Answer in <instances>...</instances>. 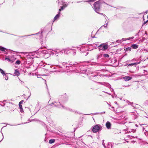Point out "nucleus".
<instances>
[{
  "label": "nucleus",
  "instance_id": "nucleus-1",
  "mask_svg": "<svg viewBox=\"0 0 148 148\" xmlns=\"http://www.w3.org/2000/svg\"><path fill=\"white\" fill-rule=\"evenodd\" d=\"M67 100V98H66L65 96L62 95L60 97V99L59 100V101L58 102H55L53 103H52L56 107H58L60 108H61V106L63 108L66 109L71 112H74V110H73L69 108L64 107L63 105H62V103H64Z\"/></svg>",
  "mask_w": 148,
  "mask_h": 148
},
{
  "label": "nucleus",
  "instance_id": "nucleus-2",
  "mask_svg": "<svg viewBox=\"0 0 148 148\" xmlns=\"http://www.w3.org/2000/svg\"><path fill=\"white\" fill-rule=\"evenodd\" d=\"M67 51H69L68 48L60 49H56L54 50L52 49L51 54L54 55L56 56H58L60 55H62L64 53H65L68 54L67 53ZM71 52L73 51L72 50H70Z\"/></svg>",
  "mask_w": 148,
  "mask_h": 148
},
{
  "label": "nucleus",
  "instance_id": "nucleus-3",
  "mask_svg": "<svg viewBox=\"0 0 148 148\" xmlns=\"http://www.w3.org/2000/svg\"><path fill=\"white\" fill-rule=\"evenodd\" d=\"M102 0H100L95 2L94 4V9L95 11L100 14L103 15L102 13H99L100 11L101 5L102 3Z\"/></svg>",
  "mask_w": 148,
  "mask_h": 148
},
{
  "label": "nucleus",
  "instance_id": "nucleus-4",
  "mask_svg": "<svg viewBox=\"0 0 148 148\" xmlns=\"http://www.w3.org/2000/svg\"><path fill=\"white\" fill-rule=\"evenodd\" d=\"M16 59L14 56H8L5 58V60H7L8 62L13 63L14 62Z\"/></svg>",
  "mask_w": 148,
  "mask_h": 148
},
{
  "label": "nucleus",
  "instance_id": "nucleus-5",
  "mask_svg": "<svg viewBox=\"0 0 148 148\" xmlns=\"http://www.w3.org/2000/svg\"><path fill=\"white\" fill-rule=\"evenodd\" d=\"M101 126L99 125H95L93 127L92 129V131L93 132L96 133L98 132L99 130H101Z\"/></svg>",
  "mask_w": 148,
  "mask_h": 148
},
{
  "label": "nucleus",
  "instance_id": "nucleus-6",
  "mask_svg": "<svg viewBox=\"0 0 148 148\" xmlns=\"http://www.w3.org/2000/svg\"><path fill=\"white\" fill-rule=\"evenodd\" d=\"M97 47H99V51L101 50L104 51L107 49L108 46L107 45L103 44L99 45Z\"/></svg>",
  "mask_w": 148,
  "mask_h": 148
},
{
  "label": "nucleus",
  "instance_id": "nucleus-7",
  "mask_svg": "<svg viewBox=\"0 0 148 148\" xmlns=\"http://www.w3.org/2000/svg\"><path fill=\"white\" fill-rule=\"evenodd\" d=\"M88 47L87 46H82L79 47H77L78 50H79L81 52H84L88 50Z\"/></svg>",
  "mask_w": 148,
  "mask_h": 148
},
{
  "label": "nucleus",
  "instance_id": "nucleus-8",
  "mask_svg": "<svg viewBox=\"0 0 148 148\" xmlns=\"http://www.w3.org/2000/svg\"><path fill=\"white\" fill-rule=\"evenodd\" d=\"M77 64V62H75L74 63H73L72 62H69L68 63L63 62L62 63V65L66 67L69 66V65H76Z\"/></svg>",
  "mask_w": 148,
  "mask_h": 148
},
{
  "label": "nucleus",
  "instance_id": "nucleus-9",
  "mask_svg": "<svg viewBox=\"0 0 148 148\" xmlns=\"http://www.w3.org/2000/svg\"><path fill=\"white\" fill-rule=\"evenodd\" d=\"M104 140H102V145L104 147L106 148H112V143H108L105 145V144L104 143Z\"/></svg>",
  "mask_w": 148,
  "mask_h": 148
},
{
  "label": "nucleus",
  "instance_id": "nucleus-10",
  "mask_svg": "<svg viewBox=\"0 0 148 148\" xmlns=\"http://www.w3.org/2000/svg\"><path fill=\"white\" fill-rule=\"evenodd\" d=\"M134 38V37H132L130 38H123L121 40H116V42L117 43H121L123 41H126V40H129L130 39H133Z\"/></svg>",
  "mask_w": 148,
  "mask_h": 148
},
{
  "label": "nucleus",
  "instance_id": "nucleus-11",
  "mask_svg": "<svg viewBox=\"0 0 148 148\" xmlns=\"http://www.w3.org/2000/svg\"><path fill=\"white\" fill-rule=\"evenodd\" d=\"M101 75H99L98 73L96 74L95 73H92V75L90 76V79H93V78L95 77H97V78H99V77H101Z\"/></svg>",
  "mask_w": 148,
  "mask_h": 148
},
{
  "label": "nucleus",
  "instance_id": "nucleus-12",
  "mask_svg": "<svg viewBox=\"0 0 148 148\" xmlns=\"http://www.w3.org/2000/svg\"><path fill=\"white\" fill-rule=\"evenodd\" d=\"M51 51H52V49H50L43 51V52L44 54H45V55L47 54L48 56H49L51 54Z\"/></svg>",
  "mask_w": 148,
  "mask_h": 148
},
{
  "label": "nucleus",
  "instance_id": "nucleus-13",
  "mask_svg": "<svg viewBox=\"0 0 148 148\" xmlns=\"http://www.w3.org/2000/svg\"><path fill=\"white\" fill-rule=\"evenodd\" d=\"M111 123L109 121L106 122V126L107 129H110L111 128Z\"/></svg>",
  "mask_w": 148,
  "mask_h": 148
},
{
  "label": "nucleus",
  "instance_id": "nucleus-14",
  "mask_svg": "<svg viewBox=\"0 0 148 148\" xmlns=\"http://www.w3.org/2000/svg\"><path fill=\"white\" fill-rule=\"evenodd\" d=\"M132 78L129 76H125L123 77V79L125 81H129L131 80Z\"/></svg>",
  "mask_w": 148,
  "mask_h": 148
},
{
  "label": "nucleus",
  "instance_id": "nucleus-15",
  "mask_svg": "<svg viewBox=\"0 0 148 148\" xmlns=\"http://www.w3.org/2000/svg\"><path fill=\"white\" fill-rule=\"evenodd\" d=\"M68 49H69V50H71L73 51L71 52V51H67V53H68L67 54H68L69 53H72L73 55H76V52L75 50H74V49H70L69 48Z\"/></svg>",
  "mask_w": 148,
  "mask_h": 148
},
{
  "label": "nucleus",
  "instance_id": "nucleus-16",
  "mask_svg": "<svg viewBox=\"0 0 148 148\" xmlns=\"http://www.w3.org/2000/svg\"><path fill=\"white\" fill-rule=\"evenodd\" d=\"M60 13H59V12H58V14H57L54 17V19H53V20H54V21L56 20H57V19H58L60 17Z\"/></svg>",
  "mask_w": 148,
  "mask_h": 148
},
{
  "label": "nucleus",
  "instance_id": "nucleus-17",
  "mask_svg": "<svg viewBox=\"0 0 148 148\" xmlns=\"http://www.w3.org/2000/svg\"><path fill=\"white\" fill-rule=\"evenodd\" d=\"M42 33V32H41V33L40 34V32H38V33H37L36 34H32V35H31L38 34H40V35H41V34ZM31 36V35H28V36H19L21 38H22V37H25V36Z\"/></svg>",
  "mask_w": 148,
  "mask_h": 148
},
{
  "label": "nucleus",
  "instance_id": "nucleus-18",
  "mask_svg": "<svg viewBox=\"0 0 148 148\" xmlns=\"http://www.w3.org/2000/svg\"><path fill=\"white\" fill-rule=\"evenodd\" d=\"M138 45L136 44H134L132 45V47L134 49H136L138 48Z\"/></svg>",
  "mask_w": 148,
  "mask_h": 148
},
{
  "label": "nucleus",
  "instance_id": "nucleus-19",
  "mask_svg": "<svg viewBox=\"0 0 148 148\" xmlns=\"http://www.w3.org/2000/svg\"><path fill=\"white\" fill-rule=\"evenodd\" d=\"M14 74L16 76H18L20 75V73L17 70H16L15 71Z\"/></svg>",
  "mask_w": 148,
  "mask_h": 148
},
{
  "label": "nucleus",
  "instance_id": "nucleus-20",
  "mask_svg": "<svg viewBox=\"0 0 148 148\" xmlns=\"http://www.w3.org/2000/svg\"><path fill=\"white\" fill-rule=\"evenodd\" d=\"M0 72L3 76H4V75H6V73H5V72L1 68H0Z\"/></svg>",
  "mask_w": 148,
  "mask_h": 148
},
{
  "label": "nucleus",
  "instance_id": "nucleus-21",
  "mask_svg": "<svg viewBox=\"0 0 148 148\" xmlns=\"http://www.w3.org/2000/svg\"><path fill=\"white\" fill-rule=\"evenodd\" d=\"M103 56V54H99L97 56V59H99L101 58Z\"/></svg>",
  "mask_w": 148,
  "mask_h": 148
},
{
  "label": "nucleus",
  "instance_id": "nucleus-22",
  "mask_svg": "<svg viewBox=\"0 0 148 148\" xmlns=\"http://www.w3.org/2000/svg\"><path fill=\"white\" fill-rule=\"evenodd\" d=\"M99 45V42H96L92 44V45L93 46V47L95 48H96V47Z\"/></svg>",
  "mask_w": 148,
  "mask_h": 148
},
{
  "label": "nucleus",
  "instance_id": "nucleus-23",
  "mask_svg": "<svg viewBox=\"0 0 148 148\" xmlns=\"http://www.w3.org/2000/svg\"><path fill=\"white\" fill-rule=\"evenodd\" d=\"M140 62H136V63H132L131 64H130L128 65V66H133L134 65H136L138 64H139L140 63Z\"/></svg>",
  "mask_w": 148,
  "mask_h": 148
},
{
  "label": "nucleus",
  "instance_id": "nucleus-24",
  "mask_svg": "<svg viewBox=\"0 0 148 148\" xmlns=\"http://www.w3.org/2000/svg\"><path fill=\"white\" fill-rule=\"evenodd\" d=\"M7 49L2 47H0V50L2 51H5V50Z\"/></svg>",
  "mask_w": 148,
  "mask_h": 148
},
{
  "label": "nucleus",
  "instance_id": "nucleus-25",
  "mask_svg": "<svg viewBox=\"0 0 148 148\" xmlns=\"http://www.w3.org/2000/svg\"><path fill=\"white\" fill-rule=\"evenodd\" d=\"M55 140L54 139H50L49 140V143L50 144H52L54 143L55 142Z\"/></svg>",
  "mask_w": 148,
  "mask_h": 148
},
{
  "label": "nucleus",
  "instance_id": "nucleus-26",
  "mask_svg": "<svg viewBox=\"0 0 148 148\" xmlns=\"http://www.w3.org/2000/svg\"><path fill=\"white\" fill-rule=\"evenodd\" d=\"M64 1V0H58L57 2L59 5L60 3H63Z\"/></svg>",
  "mask_w": 148,
  "mask_h": 148
},
{
  "label": "nucleus",
  "instance_id": "nucleus-27",
  "mask_svg": "<svg viewBox=\"0 0 148 148\" xmlns=\"http://www.w3.org/2000/svg\"><path fill=\"white\" fill-rule=\"evenodd\" d=\"M64 9V7H63V6H60V9H59L58 12H59V13H60L61 11L63 10Z\"/></svg>",
  "mask_w": 148,
  "mask_h": 148
},
{
  "label": "nucleus",
  "instance_id": "nucleus-28",
  "mask_svg": "<svg viewBox=\"0 0 148 148\" xmlns=\"http://www.w3.org/2000/svg\"><path fill=\"white\" fill-rule=\"evenodd\" d=\"M96 83L98 84H101L102 85H105V84H106V83L105 82H95Z\"/></svg>",
  "mask_w": 148,
  "mask_h": 148
},
{
  "label": "nucleus",
  "instance_id": "nucleus-29",
  "mask_svg": "<svg viewBox=\"0 0 148 148\" xmlns=\"http://www.w3.org/2000/svg\"><path fill=\"white\" fill-rule=\"evenodd\" d=\"M103 56L106 58H108L109 57V55L107 54H103Z\"/></svg>",
  "mask_w": 148,
  "mask_h": 148
},
{
  "label": "nucleus",
  "instance_id": "nucleus-30",
  "mask_svg": "<svg viewBox=\"0 0 148 148\" xmlns=\"http://www.w3.org/2000/svg\"><path fill=\"white\" fill-rule=\"evenodd\" d=\"M64 3L65 2L64 1L63 3H62V5H63V6L64 7V8H65L67 6V5L65 4Z\"/></svg>",
  "mask_w": 148,
  "mask_h": 148
},
{
  "label": "nucleus",
  "instance_id": "nucleus-31",
  "mask_svg": "<svg viewBox=\"0 0 148 148\" xmlns=\"http://www.w3.org/2000/svg\"><path fill=\"white\" fill-rule=\"evenodd\" d=\"M131 50V48L130 47H127L125 49V50L127 51H130Z\"/></svg>",
  "mask_w": 148,
  "mask_h": 148
},
{
  "label": "nucleus",
  "instance_id": "nucleus-32",
  "mask_svg": "<svg viewBox=\"0 0 148 148\" xmlns=\"http://www.w3.org/2000/svg\"><path fill=\"white\" fill-rule=\"evenodd\" d=\"M21 62L19 60H17L15 63V64H20Z\"/></svg>",
  "mask_w": 148,
  "mask_h": 148
},
{
  "label": "nucleus",
  "instance_id": "nucleus-33",
  "mask_svg": "<svg viewBox=\"0 0 148 148\" xmlns=\"http://www.w3.org/2000/svg\"><path fill=\"white\" fill-rule=\"evenodd\" d=\"M4 76H5V80H8V76L7 75H4Z\"/></svg>",
  "mask_w": 148,
  "mask_h": 148
},
{
  "label": "nucleus",
  "instance_id": "nucleus-34",
  "mask_svg": "<svg viewBox=\"0 0 148 148\" xmlns=\"http://www.w3.org/2000/svg\"><path fill=\"white\" fill-rule=\"evenodd\" d=\"M99 113H93V114H88V115H93V114H99Z\"/></svg>",
  "mask_w": 148,
  "mask_h": 148
},
{
  "label": "nucleus",
  "instance_id": "nucleus-35",
  "mask_svg": "<svg viewBox=\"0 0 148 148\" xmlns=\"http://www.w3.org/2000/svg\"><path fill=\"white\" fill-rule=\"evenodd\" d=\"M24 101L23 100H22V101H20L19 103V105H21L23 103V102Z\"/></svg>",
  "mask_w": 148,
  "mask_h": 148
},
{
  "label": "nucleus",
  "instance_id": "nucleus-36",
  "mask_svg": "<svg viewBox=\"0 0 148 148\" xmlns=\"http://www.w3.org/2000/svg\"><path fill=\"white\" fill-rule=\"evenodd\" d=\"M6 101H7L6 100H4L3 101H0V102L1 103H4V102H6Z\"/></svg>",
  "mask_w": 148,
  "mask_h": 148
},
{
  "label": "nucleus",
  "instance_id": "nucleus-37",
  "mask_svg": "<svg viewBox=\"0 0 148 148\" xmlns=\"http://www.w3.org/2000/svg\"><path fill=\"white\" fill-rule=\"evenodd\" d=\"M112 110H114V107H112L110 109Z\"/></svg>",
  "mask_w": 148,
  "mask_h": 148
},
{
  "label": "nucleus",
  "instance_id": "nucleus-38",
  "mask_svg": "<svg viewBox=\"0 0 148 148\" xmlns=\"http://www.w3.org/2000/svg\"><path fill=\"white\" fill-rule=\"evenodd\" d=\"M20 111L21 112H23V108L20 109Z\"/></svg>",
  "mask_w": 148,
  "mask_h": 148
},
{
  "label": "nucleus",
  "instance_id": "nucleus-39",
  "mask_svg": "<svg viewBox=\"0 0 148 148\" xmlns=\"http://www.w3.org/2000/svg\"><path fill=\"white\" fill-rule=\"evenodd\" d=\"M19 106L20 109L22 108V106L21 105H20V104L19 105Z\"/></svg>",
  "mask_w": 148,
  "mask_h": 148
},
{
  "label": "nucleus",
  "instance_id": "nucleus-40",
  "mask_svg": "<svg viewBox=\"0 0 148 148\" xmlns=\"http://www.w3.org/2000/svg\"><path fill=\"white\" fill-rule=\"evenodd\" d=\"M3 104H0V105L1 106H5V103H3Z\"/></svg>",
  "mask_w": 148,
  "mask_h": 148
},
{
  "label": "nucleus",
  "instance_id": "nucleus-41",
  "mask_svg": "<svg viewBox=\"0 0 148 148\" xmlns=\"http://www.w3.org/2000/svg\"><path fill=\"white\" fill-rule=\"evenodd\" d=\"M1 130H2V129H1V133H2V135L3 138H2V140L0 141V142L3 139V134L1 132Z\"/></svg>",
  "mask_w": 148,
  "mask_h": 148
},
{
  "label": "nucleus",
  "instance_id": "nucleus-42",
  "mask_svg": "<svg viewBox=\"0 0 148 148\" xmlns=\"http://www.w3.org/2000/svg\"><path fill=\"white\" fill-rule=\"evenodd\" d=\"M133 103V102H131L129 101V103H128V104L132 105Z\"/></svg>",
  "mask_w": 148,
  "mask_h": 148
},
{
  "label": "nucleus",
  "instance_id": "nucleus-43",
  "mask_svg": "<svg viewBox=\"0 0 148 148\" xmlns=\"http://www.w3.org/2000/svg\"><path fill=\"white\" fill-rule=\"evenodd\" d=\"M86 2V1H77V3H79L81 2Z\"/></svg>",
  "mask_w": 148,
  "mask_h": 148
},
{
  "label": "nucleus",
  "instance_id": "nucleus-44",
  "mask_svg": "<svg viewBox=\"0 0 148 148\" xmlns=\"http://www.w3.org/2000/svg\"><path fill=\"white\" fill-rule=\"evenodd\" d=\"M107 25V23H106V24L104 25L103 26L104 27H106Z\"/></svg>",
  "mask_w": 148,
  "mask_h": 148
},
{
  "label": "nucleus",
  "instance_id": "nucleus-45",
  "mask_svg": "<svg viewBox=\"0 0 148 148\" xmlns=\"http://www.w3.org/2000/svg\"><path fill=\"white\" fill-rule=\"evenodd\" d=\"M145 146L147 148H148V144H147L145 145Z\"/></svg>",
  "mask_w": 148,
  "mask_h": 148
},
{
  "label": "nucleus",
  "instance_id": "nucleus-46",
  "mask_svg": "<svg viewBox=\"0 0 148 148\" xmlns=\"http://www.w3.org/2000/svg\"><path fill=\"white\" fill-rule=\"evenodd\" d=\"M105 92V93H107V94H109V95H111V94H110L109 93H108V92Z\"/></svg>",
  "mask_w": 148,
  "mask_h": 148
},
{
  "label": "nucleus",
  "instance_id": "nucleus-47",
  "mask_svg": "<svg viewBox=\"0 0 148 148\" xmlns=\"http://www.w3.org/2000/svg\"><path fill=\"white\" fill-rule=\"evenodd\" d=\"M105 113V112H103L102 113Z\"/></svg>",
  "mask_w": 148,
  "mask_h": 148
},
{
  "label": "nucleus",
  "instance_id": "nucleus-48",
  "mask_svg": "<svg viewBox=\"0 0 148 148\" xmlns=\"http://www.w3.org/2000/svg\"><path fill=\"white\" fill-rule=\"evenodd\" d=\"M104 3H105L107 5H108L107 3H105V2H104Z\"/></svg>",
  "mask_w": 148,
  "mask_h": 148
},
{
  "label": "nucleus",
  "instance_id": "nucleus-49",
  "mask_svg": "<svg viewBox=\"0 0 148 148\" xmlns=\"http://www.w3.org/2000/svg\"><path fill=\"white\" fill-rule=\"evenodd\" d=\"M108 105H109V106H111L110 104H108Z\"/></svg>",
  "mask_w": 148,
  "mask_h": 148
},
{
  "label": "nucleus",
  "instance_id": "nucleus-50",
  "mask_svg": "<svg viewBox=\"0 0 148 148\" xmlns=\"http://www.w3.org/2000/svg\"><path fill=\"white\" fill-rule=\"evenodd\" d=\"M135 131V130H133V132H134Z\"/></svg>",
  "mask_w": 148,
  "mask_h": 148
},
{
  "label": "nucleus",
  "instance_id": "nucleus-51",
  "mask_svg": "<svg viewBox=\"0 0 148 148\" xmlns=\"http://www.w3.org/2000/svg\"><path fill=\"white\" fill-rule=\"evenodd\" d=\"M147 21H146L145 22V23H147Z\"/></svg>",
  "mask_w": 148,
  "mask_h": 148
},
{
  "label": "nucleus",
  "instance_id": "nucleus-52",
  "mask_svg": "<svg viewBox=\"0 0 148 148\" xmlns=\"http://www.w3.org/2000/svg\"><path fill=\"white\" fill-rule=\"evenodd\" d=\"M37 53H36V52H35V54H34V55L35 54H36Z\"/></svg>",
  "mask_w": 148,
  "mask_h": 148
},
{
  "label": "nucleus",
  "instance_id": "nucleus-53",
  "mask_svg": "<svg viewBox=\"0 0 148 148\" xmlns=\"http://www.w3.org/2000/svg\"><path fill=\"white\" fill-rule=\"evenodd\" d=\"M135 125L136 126H137H137H137V125H136H136Z\"/></svg>",
  "mask_w": 148,
  "mask_h": 148
},
{
  "label": "nucleus",
  "instance_id": "nucleus-54",
  "mask_svg": "<svg viewBox=\"0 0 148 148\" xmlns=\"http://www.w3.org/2000/svg\"><path fill=\"white\" fill-rule=\"evenodd\" d=\"M115 103H117L116 102H115Z\"/></svg>",
  "mask_w": 148,
  "mask_h": 148
},
{
  "label": "nucleus",
  "instance_id": "nucleus-55",
  "mask_svg": "<svg viewBox=\"0 0 148 148\" xmlns=\"http://www.w3.org/2000/svg\"><path fill=\"white\" fill-rule=\"evenodd\" d=\"M42 38V37H40V38Z\"/></svg>",
  "mask_w": 148,
  "mask_h": 148
},
{
  "label": "nucleus",
  "instance_id": "nucleus-56",
  "mask_svg": "<svg viewBox=\"0 0 148 148\" xmlns=\"http://www.w3.org/2000/svg\"><path fill=\"white\" fill-rule=\"evenodd\" d=\"M60 68H62V67H61V66H60Z\"/></svg>",
  "mask_w": 148,
  "mask_h": 148
},
{
  "label": "nucleus",
  "instance_id": "nucleus-57",
  "mask_svg": "<svg viewBox=\"0 0 148 148\" xmlns=\"http://www.w3.org/2000/svg\"><path fill=\"white\" fill-rule=\"evenodd\" d=\"M41 43L42 44H43V43Z\"/></svg>",
  "mask_w": 148,
  "mask_h": 148
},
{
  "label": "nucleus",
  "instance_id": "nucleus-58",
  "mask_svg": "<svg viewBox=\"0 0 148 148\" xmlns=\"http://www.w3.org/2000/svg\"><path fill=\"white\" fill-rule=\"evenodd\" d=\"M145 34H147V33H146V32H145Z\"/></svg>",
  "mask_w": 148,
  "mask_h": 148
},
{
  "label": "nucleus",
  "instance_id": "nucleus-59",
  "mask_svg": "<svg viewBox=\"0 0 148 148\" xmlns=\"http://www.w3.org/2000/svg\"><path fill=\"white\" fill-rule=\"evenodd\" d=\"M147 18H148V16H147Z\"/></svg>",
  "mask_w": 148,
  "mask_h": 148
},
{
  "label": "nucleus",
  "instance_id": "nucleus-60",
  "mask_svg": "<svg viewBox=\"0 0 148 148\" xmlns=\"http://www.w3.org/2000/svg\"><path fill=\"white\" fill-rule=\"evenodd\" d=\"M0 32H1L0 31Z\"/></svg>",
  "mask_w": 148,
  "mask_h": 148
}]
</instances>
